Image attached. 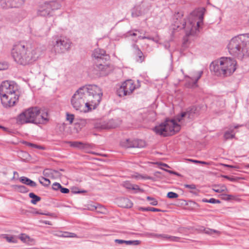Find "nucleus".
<instances>
[{"mask_svg": "<svg viewBox=\"0 0 249 249\" xmlns=\"http://www.w3.org/2000/svg\"><path fill=\"white\" fill-rule=\"evenodd\" d=\"M103 92L96 85H88L79 88L71 99L72 107L81 112H88L100 103Z\"/></svg>", "mask_w": 249, "mask_h": 249, "instance_id": "obj_1", "label": "nucleus"}, {"mask_svg": "<svg viewBox=\"0 0 249 249\" xmlns=\"http://www.w3.org/2000/svg\"><path fill=\"white\" fill-rule=\"evenodd\" d=\"M11 53L17 63L26 65L36 61L41 54V50L29 42H20L13 46Z\"/></svg>", "mask_w": 249, "mask_h": 249, "instance_id": "obj_2", "label": "nucleus"}, {"mask_svg": "<svg viewBox=\"0 0 249 249\" xmlns=\"http://www.w3.org/2000/svg\"><path fill=\"white\" fill-rule=\"evenodd\" d=\"M198 110L196 107H193L187 111L181 113L180 116H177L175 120H167L164 123L156 126L154 130L155 132L164 137L171 136L178 132L180 129V125L177 122L182 124L183 122L188 121L198 115Z\"/></svg>", "mask_w": 249, "mask_h": 249, "instance_id": "obj_3", "label": "nucleus"}, {"mask_svg": "<svg viewBox=\"0 0 249 249\" xmlns=\"http://www.w3.org/2000/svg\"><path fill=\"white\" fill-rule=\"evenodd\" d=\"M0 95L4 107H13L18 100V85L13 81L2 82L0 86Z\"/></svg>", "mask_w": 249, "mask_h": 249, "instance_id": "obj_4", "label": "nucleus"}, {"mask_svg": "<svg viewBox=\"0 0 249 249\" xmlns=\"http://www.w3.org/2000/svg\"><path fill=\"white\" fill-rule=\"evenodd\" d=\"M210 68L217 75L228 76L235 71L237 62L231 57H222L212 62Z\"/></svg>", "mask_w": 249, "mask_h": 249, "instance_id": "obj_5", "label": "nucleus"}, {"mask_svg": "<svg viewBox=\"0 0 249 249\" xmlns=\"http://www.w3.org/2000/svg\"><path fill=\"white\" fill-rule=\"evenodd\" d=\"M245 36L240 35L233 37L230 41L228 49L231 55L239 59L244 56H249V49L246 47Z\"/></svg>", "mask_w": 249, "mask_h": 249, "instance_id": "obj_6", "label": "nucleus"}, {"mask_svg": "<svg viewBox=\"0 0 249 249\" xmlns=\"http://www.w3.org/2000/svg\"><path fill=\"white\" fill-rule=\"evenodd\" d=\"M61 7V2L58 0L40 1L37 8V14L40 16H51L52 13Z\"/></svg>", "mask_w": 249, "mask_h": 249, "instance_id": "obj_7", "label": "nucleus"}, {"mask_svg": "<svg viewBox=\"0 0 249 249\" xmlns=\"http://www.w3.org/2000/svg\"><path fill=\"white\" fill-rule=\"evenodd\" d=\"M203 17L202 14L197 17L191 15L187 21L182 25V28L185 30L186 35H194L199 32V28L202 23Z\"/></svg>", "mask_w": 249, "mask_h": 249, "instance_id": "obj_8", "label": "nucleus"}, {"mask_svg": "<svg viewBox=\"0 0 249 249\" xmlns=\"http://www.w3.org/2000/svg\"><path fill=\"white\" fill-rule=\"evenodd\" d=\"M52 50L56 53H63L68 51L71 46L69 39L63 36H55L52 41Z\"/></svg>", "mask_w": 249, "mask_h": 249, "instance_id": "obj_9", "label": "nucleus"}, {"mask_svg": "<svg viewBox=\"0 0 249 249\" xmlns=\"http://www.w3.org/2000/svg\"><path fill=\"white\" fill-rule=\"evenodd\" d=\"M38 112L37 107H30L19 114L17 118V123L19 124L35 123L36 116Z\"/></svg>", "mask_w": 249, "mask_h": 249, "instance_id": "obj_10", "label": "nucleus"}, {"mask_svg": "<svg viewBox=\"0 0 249 249\" xmlns=\"http://www.w3.org/2000/svg\"><path fill=\"white\" fill-rule=\"evenodd\" d=\"M137 88L133 80H127L122 84L117 90V94L120 97L129 95Z\"/></svg>", "mask_w": 249, "mask_h": 249, "instance_id": "obj_11", "label": "nucleus"}, {"mask_svg": "<svg viewBox=\"0 0 249 249\" xmlns=\"http://www.w3.org/2000/svg\"><path fill=\"white\" fill-rule=\"evenodd\" d=\"M25 0H0V6L4 9L18 8L24 4Z\"/></svg>", "mask_w": 249, "mask_h": 249, "instance_id": "obj_12", "label": "nucleus"}, {"mask_svg": "<svg viewBox=\"0 0 249 249\" xmlns=\"http://www.w3.org/2000/svg\"><path fill=\"white\" fill-rule=\"evenodd\" d=\"M48 113L46 109H40L38 107V112L36 116V124H45L49 121Z\"/></svg>", "mask_w": 249, "mask_h": 249, "instance_id": "obj_13", "label": "nucleus"}, {"mask_svg": "<svg viewBox=\"0 0 249 249\" xmlns=\"http://www.w3.org/2000/svg\"><path fill=\"white\" fill-rule=\"evenodd\" d=\"M145 145V142L142 140L130 141L129 139H125L121 142V145L125 148L142 147Z\"/></svg>", "mask_w": 249, "mask_h": 249, "instance_id": "obj_14", "label": "nucleus"}, {"mask_svg": "<svg viewBox=\"0 0 249 249\" xmlns=\"http://www.w3.org/2000/svg\"><path fill=\"white\" fill-rule=\"evenodd\" d=\"M96 62V67L95 68L97 71L100 72V74L102 75H107L112 71L111 67L107 64L105 61Z\"/></svg>", "mask_w": 249, "mask_h": 249, "instance_id": "obj_15", "label": "nucleus"}, {"mask_svg": "<svg viewBox=\"0 0 249 249\" xmlns=\"http://www.w3.org/2000/svg\"><path fill=\"white\" fill-rule=\"evenodd\" d=\"M142 7H146V9L142 10L141 7L136 6L132 9L131 15L133 17H138L147 13L151 7V5L148 3H143Z\"/></svg>", "mask_w": 249, "mask_h": 249, "instance_id": "obj_16", "label": "nucleus"}, {"mask_svg": "<svg viewBox=\"0 0 249 249\" xmlns=\"http://www.w3.org/2000/svg\"><path fill=\"white\" fill-rule=\"evenodd\" d=\"M92 56L97 59V62L104 61L109 59V56L106 54V52L98 48L94 50Z\"/></svg>", "mask_w": 249, "mask_h": 249, "instance_id": "obj_17", "label": "nucleus"}, {"mask_svg": "<svg viewBox=\"0 0 249 249\" xmlns=\"http://www.w3.org/2000/svg\"><path fill=\"white\" fill-rule=\"evenodd\" d=\"M122 121L120 119H111L107 122H104L101 124L102 129H111L115 128L120 125Z\"/></svg>", "mask_w": 249, "mask_h": 249, "instance_id": "obj_18", "label": "nucleus"}, {"mask_svg": "<svg viewBox=\"0 0 249 249\" xmlns=\"http://www.w3.org/2000/svg\"><path fill=\"white\" fill-rule=\"evenodd\" d=\"M202 74L203 71H202L196 72L194 76L190 78V81L188 83V86L192 88L196 87L197 82L200 78Z\"/></svg>", "mask_w": 249, "mask_h": 249, "instance_id": "obj_19", "label": "nucleus"}, {"mask_svg": "<svg viewBox=\"0 0 249 249\" xmlns=\"http://www.w3.org/2000/svg\"><path fill=\"white\" fill-rule=\"evenodd\" d=\"M117 203L120 207L123 208H130L133 206L132 202L127 198H120L118 200Z\"/></svg>", "mask_w": 249, "mask_h": 249, "instance_id": "obj_20", "label": "nucleus"}, {"mask_svg": "<svg viewBox=\"0 0 249 249\" xmlns=\"http://www.w3.org/2000/svg\"><path fill=\"white\" fill-rule=\"evenodd\" d=\"M155 236L157 238H161L171 242H179L180 238L177 236H171L166 234H156Z\"/></svg>", "mask_w": 249, "mask_h": 249, "instance_id": "obj_21", "label": "nucleus"}, {"mask_svg": "<svg viewBox=\"0 0 249 249\" xmlns=\"http://www.w3.org/2000/svg\"><path fill=\"white\" fill-rule=\"evenodd\" d=\"M134 53L138 56L137 61L140 63L142 62L144 60V56L142 52L139 49L138 45L134 44L133 45Z\"/></svg>", "mask_w": 249, "mask_h": 249, "instance_id": "obj_22", "label": "nucleus"}, {"mask_svg": "<svg viewBox=\"0 0 249 249\" xmlns=\"http://www.w3.org/2000/svg\"><path fill=\"white\" fill-rule=\"evenodd\" d=\"M19 180L22 183L28 185L30 187H35L36 186V183L35 181L25 177H20L19 178Z\"/></svg>", "mask_w": 249, "mask_h": 249, "instance_id": "obj_23", "label": "nucleus"}, {"mask_svg": "<svg viewBox=\"0 0 249 249\" xmlns=\"http://www.w3.org/2000/svg\"><path fill=\"white\" fill-rule=\"evenodd\" d=\"M67 143H69L71 147L82 149L85 148L87 144L81 142L74 141V142H67Z\"/></svg>", "mask_w": 249, "mask_h": 249, "instance_id": "obj_24", "label": "nucleus"}, {"mask_svg": "<svg viewBox=\"0 0 249 249\" xmlns=\"http://www.w3.org/2000/svg\"><path fill=\"white\" fill-rule=\"evenodd\" d=\"M123 185L124 187L127 189H131L135 191H141L139 186L136 184H131L129 181H126L123 183Z\"/></svg>", "mask_w": 249, "mask_h": 249, "instance_id": "obj_25", "label": "nucleus"}, {"mask_svg": "<svg viewBox=\"0 0 249 249\" xmlns=\"http://www.w3.org/2000/svg\"><path fill=\"white\" fill-rule=\"evenodd\" d=\"M19 238L22 242L28 244L32 245L34 242L33 239H31L29 236L24 233L21 234L20 235Z\"/></svg>", "mask_w": 249, "mask_h": 249, "instance_id": "obj_26", "label": "nucleus"}, {"mask_svg": "<svg viewBox=\"0 0 249 249\" xmlns=\"http://www.w3.org/2000/svg\"><path fill=\"white\" fill-rule=\"evenodd\" d=\"M13 188L18 192L25 193L28 192V189L27 187L23 185H15L13 186Z\"/></svg>", "mask_w": 249, "mask_h": 249, "instance_id": "obj_27", "label": "nucleus"}, {"mask_svg": "<svg viewBox=\"0 0 249 249\" xmlns=\"http://www.w3.org/2000/svg\"><path fill=\"white\" fill-rule=\"evenodd\" d=\"M29 196L30 198H32L31 202L34 204H36L37 202L41 200V198L39 196L36 195L33 193H30L29 194Z\"/></svg>", "mask_w": 249, "mask_h": 249, "instance_id": "obj_28", "label": "nucleus"}, {"mask_svg": "<svg viewBox=\"0 0 249 249\" xmlns=\"http://www.w3.org/2000/svg\"><path fill=\"white\" fill-rule=\"evenodd\" d=\"M213 190L216 193H221L228 191V189L225 185L215 186Z\"/></svg>", "mask_w": 249, "mask_h": 249, "instance_id": "obj_29", "label": "nucleus"}, {"mask_svg": "<svg viewBox=\"0 0 249 249\" xmlns=\"http://www.w3.org/2000/svg\"><path fill=\"white\" fill-rule=\"evenodd\" d=\"M233 133V130H231V131H227L225 132L224 133V138L225 140H228V139H232L234 137V133Z\"/></svg>", "mask_w": 249, "mask_h": 249, "instance_id": "obj_30", "label": "nucleus"}, {"mask_svg": "<svg viewBox=\"0 0 249 249\" xmlns=\"http://www.w3.org/2000/svg\"><path fill=\"white\" fill-rule=\"evenodd\" d=\"M140 210H142V211H152V212H160V211H161L160 209H158L153 208V207H147V208L141 207L140 208Z\"/></svg>", "mask_w": 249, "mask_h": 249, "instance_id": "obj_31", "label": "nucleus"}, {"mask_svg": "<svg viewBox=\"0 0 249 249\" xmlns=\"http://www.w3.org/2000/svg\"><path fill=\"white\" fill-rule=\"evenodd\" d=\"M222 198L225 200H230L231 199H234L235 196L233 195H227V194H222Z\"/></svg>", "mask_w": 249, "mask_h": 249, "instance_id": "obj_32", "label": "nucleus"}, {"mask_svg": "<svg viewBox=\"0 0 249 249\" xmlns=\"http://www.w3.org/2000/svg\"><path fill=\"white\" fill-rule=\"evenodd\" d=\"M189 161L195 163H200L202 164L207 165H212V162H206L204 161H200V160H189Z\"/></svg>", "mask_w": 249, "mask_h": 249, "instance_id": "obj_33", "label": "nucleus"}, {"mask_svg": "<svg viewBox=\"0 0 249 249\" xmlns=\"http://www.w3.org/2000/svg\"><path fill=\"white\" fill-rule=\"evenodd\" d=\"M39 182L41 184H42L43 185L45 186L49 185L51 183L49 179L45 178L44 177H41L39 179Z\"/></svg>", "mask_w": 249, "mask_h": 249, "instance_id": "obj_34", "label": "nucleus"}, {"mask_svg": "<svg viewBox=\"0 0 249 249\" xmlns=\"http://www.w3.org/2000/svg\"><path fill=\"white\" fill-rule=\"evenodd\" d=\"M25 143L26 144V145L33 147V148H37L39 149H42V150H43L45 149L44 147H43L41 145H36V144H35L34 143H32L30 142H25Z\"/></svg>", "mask_w": 249, "mask_h": 249, "instance_id": "obj_35", "label": "nucleus"}, {"mask_svg": "<svg viewBox=\"0 0 249 249\" xmlns=\"http://www.w3.org/2000/svg\"><path fill=\"white\" fill-rule=\"evenodd\" d=\"M141 242L140 240H126V245H139Z\"/></svg>", "mask_w": 249, "mask_h": 249, "instance_id": "obj_36", "label": "nucleus"}, {"mask_svg": "<svg viewBox=\"0 0 249 249\" xmlns=\"http://www.w3.org/2000/svg\"><path fill=\"white\" fill-rule=\"evenodd\" d=\"M134 178L136 179H152L153 178L152 177L147 176H143L142 175H138L134 176Z\"/></svg>", "mask_w": 249, "mask_h": 249, "instance_id": "obj_37", "label": "nucleus"}, {"mask_svg": "<svg viewBox=\"0 0 249 249\" xmlns=\"http://www.w3.org/2000/svg\"><path fill=\"white\" fill-rule=\"evenodd\" d=\"M4 238L8 242L16 243L17 240L12 236H5Z\"/></svg>", "mask_w": 249, "mask_h": 249, "instance_id": "obj_38", "label": "nucleus"}, {"mask_svg": "<svg viewBox=\"0 0 249 249\" xmlns=\"http://www.w3.org/2000/svg\"><path fill=\"white\" fill-rule=\"evenodd\" d=\"M147 199L150 201V204L152 205L156 206L158 204V201L153 197L147 196Z\"/></svg>", "mask_w": 249, "mask_h": 249, "instance_id": "obj_39", "label": "nucleus"}, {"mask_svg": "<svg viewBox=\"0 0 249 249\" xmlns=\"http://www.w3.org/2000/svg\"><path fill=\"white\" fill-rule=\"evenodd\" d=\"M61 185L60 183L55 182L52 185V189L55 191L60 190Z\"/></svg>", "mask_w": 249, "mask_h": 249, "instance_id": "obj_40", "label": "nucleus"}, {"mask_svg": "<svg viewBox=\"0 0 249 249\" xmlns=\"http://www.w3.org/2000/svg\"><path fill=\"white\" fill-rule=\"evenodd\" d=\"M178 196V194L173 192H170L167 194V197L170 198H176Z\"/></svg>", "mask_w": 249, "mask_h": 249, "instance_id": "obj_41", "label": "nucleus"}, {"mask_svg": "<svg viewBox=\"0 0 249 249\" xmlns=\"http://www.w3.org/2000/svg\"><path fill=\"white\" fill-rule=\"evenodd\" d=\"M74 118L73 114H67V120L69 121L70 124H72Z\"/></svg>", "mask_w": 249, "mask_h": 249, "instance_id": "obj_42", "label": "nucleus"}, {"mask_svg": "<svg viewBox=\"0 0 249 249\" xmlns=\"http://www.w3.org/2000/svg\"><path fill=\"white\" fill-rule=\"evenodd\" d=\"M242 36H245V43L246 44V47L249 49V34L241 35Z\"/></svg>", "mask_w": 249, "mask_h": 249, "instance_id": "obj_43", "label": "nucleus"}, {"mask_svg": "<svg viewBox=\"0 0 249 249\" xmlns=\"http://www.w3.org/2000/svg\"><path fill=\"white\" fill-rule=\"evenodd\" d=\"M136 32L140 33V31L138 30H134L133 31H129L127 33V36H136L137 34L135 33Z\"/></svg>", "mask_w": 249, "mask_h": 249, "instance_id": "obj_44", "label": "nucleus"}, {"mask_svg": "<svg viewBox=\"0 0 249 249\" xmlns=\"http://www.w3.org/2000/svg\"><path fill=\"white\" fill-rule=\"evenodd\" d=\"M184 187L186 188H189L190 189L192 190H195L196 189V185L194 184H184Z\"/></svg>", "mask_w": 249, "mask_h": 249, "instance_id": "obj_45", "label": "nucleus"}, {"mask_svg": "<svg viewBox=\"0 0 249 249\" xmlns=\"http://www.w3.org/2000/svg\"><path fill=\"white\" fill-rule=\"evenodd\" d=\"M60 191L62 193H63V194H68L70 192V191L68 189L64 188L62 186L60 189Z\"/></svg>", "mask_w": 249, "mask_h": 249, "instance_id": "obj_46", "label": "nucleus"}, {"mask_svg": "<svg viewBox=\"0 0 249 249\" xmlns=\"http://www.w3.org/2000/svg\"><path fill=\"white\" fill-rule=\"evenodd\" d=\"M220 202L219 200L215 199L213 198H212L209 199V203H210L214 204V203H219Z\"/></svg>", "mask_w": 249, "mask_h": 249, "instance_id": "obj_47", "label": "nucleus"}, {"mask_svg": "<svg viewBox=\"0 0 249 249\" xmlns=\"http://www.w3.org/2000/svg\"><path fill=\"white\" fill-rule=\"evenodd\" d=\"M115 242L118 244H123L125 243L126 244V240H124L121 239H115Z\"/></svg>", "mask_w": 249, "mask_h": 249, "instance_id": "obj_48", "label": "nucleus"}, {"mask_svg": "<svg viewBox=\"0 0 249 249\" xmlns=\"http://www.w3.org/2000/svg\"><path fill=\"white\" fill-rule=\"evenodd\" d=\"M51 170H49V169H45L43 171V174L44 176H48L51 173Z\"/></svg>", "mask_w": 249, "mask_h": 249, "instance_id": "obj_49", "label": "nucleus"}, {"mask_svg": "<svg viewBox=\"0 0 249 249\" xmlns=\"http://www.w3.org/2000/svg\"><path fill=\"white\" fill-rule=\"evenodd\" d=\"M72 192L74 193H75V194H80V193H86V191H85V190H83V191L77 190L76 188L75 189V190H74V189H73Z\"/></svg>", "mask_w": 249, "mask_h": 249, "instance_id": "obj_50", "label": "nucleus"}, {"mask_svg": "<svg viewBox=\"0 0 249 249\" xmlns=\"http://www.w3.org/2000/svg\"><path fill=\"white\" fill-rule=\"evenodd\" d=\"M223 177L225 178L228 179V180H229L230 181H234L235 180V178L233 177H230L228 176H224Z\"/></svg>", "mask_w": 249, "mask_h": 249, "instance_id": "obj_51", "label": "nucleus"}, {"mask_svg": "<svg viewBox=\"0 0 249 249\" xmlns=\"http://www.w3.org/2000/svg\"><path fill=\"white\" fill-rule=\"evenodd\" d=\"M7 68V65L0 63V70H4Z\"/></svg>", "mask_w": 249, "mask_h": 249, "instance_id": "obj_52", "label": "nucleus"}, {"mask_svg": "<svg viewBox=\"0 0 249 249\" xmlns=\"http://www.w3.org/2000/svg\"><path fill=\"white\" fill-rule=\"evenodd\" d=\"M69 232H64L62 233L60 236L64 237H69Z\"/></svg>", "mask_w": 249, "mask_h": 249, "instance_id": "obj_53", "label": "nucleus"}, {"mask_svg": "<svg viewBox=\"0 0 249 249\" xmlns=\"http://www.w3.org/2000/svg\"><path fill=\"white\" fill-rule=\"evenodd\" d=\"M76 235L74 233L69 232V237H76Z\"/></svg>", "mask_w": 249, "mask_h": 249, "instance_id": "obj_54", "label": "nucleus"}, {"mask_svg": "<svg viewBox=\"0 0 249 249\" xmlns=\"http://www.w3.org/2000/svg\"><path fill=\"white\" fill-rule=\"evenodd\" d=\"M166 171L168 172V173H170V174H175V175H177V173H176L174 171H171V170H165Z\"/></svg>", "mask_w": 249, "mask_h": 249, "instance_id": "obj_55", "label": "nucleus"}, {"mask_svg": "<svg viewBox=\"0 0 249 249\" xmlns=\"http://www.w3.org/2000/svg\"><path fill=\"white\" fill-rule=\"evenodd\" d=\"M145 39H149V40H152L155 41H158V40H155L154 39V38L150 37V36H146V38Z\"/></svg>", "mask_w": 249, "mask_h": 249, "instance_id": "obj_56", "label": "nucleus"}, {"mask_svg": "<svg viewBox=\"0 0 249 249\" xmlns=\"http://www.w3.org/2000/svg\"><path fill=\"white\" fill-rule=\"evenodd\" d=\"M138 38L140 39H143L146 38V36H139Z\"/></svg>", "mask_w": 249, "mask_h": 249, "instance_id": "obj_57", "label": "nucleus"}, {"mask_svg": "<svg viewBox=\"0 0 249 249\" xmlns=\"http://www.w3.org/2000/svg\"><path fill=\"white\" fill-rule=\"evenodd\" d=\"M87 123V121L86 120H81V124H85Z\"/></svg>", "mask_w": 249, "mask_h": 249, "instance_id": "obj_58", "label": "nucleus"}, {"mask_svg": "<svg viewBox=\"0 0 249 249\" xmlns=\"http://www.w3.org/2000/svg\"><path fill=\"white\" fill-rule=\"evenodd\" d=\"M44 223L46 224H48V225H52V224L51 223V222L49 221H45L44 222Z\"/></svg>", "mask_w": 249, "mask_h": 249, "instance_id": "obj_59", "label": "nucleus"}, {"mask_svg": "<svg viewBox=\"0 0 249 249\" xmlns=\"http://www.w3.org/2000/svg\"><path fill=\"white\" fill-rule=\"evenodd\" d=\"M141 7V9L142 10H144V9H146V7H142V4L141 6H140Z\"/></svg>", "mask_w": 249, "mask_h": 249, "instance_id": "obj_60", "label": "nucleus"}, {"mask_svg": "<svg viewBox=\"0 0 249 249\" xmlns=\"http://www.w3.org/2000/svg\"><path fill=\"white\" fill-rule=\"evenodd\" d=\"M202 201H203V202H208V203H209V200H208V199H203L202 200Z\"/></svg>", "mask_w": 249, "mask_h": 249, "instance_id": "obj_61", "label": "nucleus"}, {"mask_svg": "<svg viewBox=\"0 0 249 249\" xmlns=\"http://www.w3.org/2000/svg\"><path fill=\"white\" fill-rule=\"evenodd\" d=\"M162 166H163L164 167H168V165L165 163H162Z\"/></svg>", "mask_w": 249, "mask_h": 249, "instance_id": "obj_62", "label": "nucleus"}, {"mask_svg": "<svg viewBox=\"0 0 249 249\" xmlns=\"http://www.w3.org/2000/svg\"><path fill=\"white\" fill-rule=\"evenodd\" d=\"M241 125H235L234 126V128H238L239 127L241 126Z\"/></svg>", "mask_w": 249, "mask_h": 249, "instance_id": "obj_63", "label": "nucleus"}, {"mask_svg": "<svg viewBox=\"0 0 249 249\" xmlns=\"http://www.w3.org/2000/svg\"><path fill=\"white\" fill-rule=\"evenodd\" d=\"M245 167L247 168H249V164H247L245 165Z\"/></svg>", "mask_w": 249, "mask_h": 249, "instance_id": "obj_64", "label": "nucleus"}]
</instances>
